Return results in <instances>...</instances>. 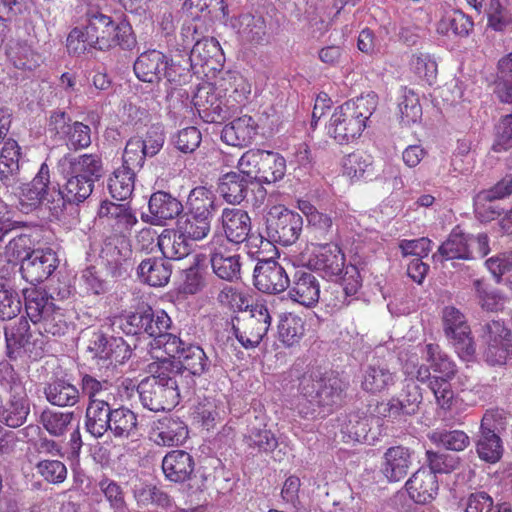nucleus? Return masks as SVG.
<instances>
[{"mask_svg": "<svg viewBox=\"0 0 512 512\" xmlns=\"http://www.w3.org/2000/svg\"><path fill=\"white\" fill-rule=\"evenodd\" d=\"M20 147L13 139H8L0 153V189H14L19 179Z\"/></svg>", "mask_w": 512, "mask_h": 512, "instance_id": "c756f323", "label": "nucleus"}, {"mask_svg": "<svg viewBox=\"0 0 512 512\" xmlns=\"http://www.w3.org/2000/svg\"><path fill=\"white\" fill-rule=\"evenodd\" d=\"M88 352L92 359L108 367L112 364L123 363L130 358L131 352L128 345L120 337L108 338L100 331L93 332L88 343Z\"/></svg>", "mask_w": 512, "mask_h": 512, "instance_id": "4468645a", "label": "nucleus"}, {"mask_svg": "<svg viewBox=\"0 0 512 512\" xmlns=\"http://www.w3.org/2000/svg\"><path fill=\"white\" fill-rule=\"evenodd\" d=\"M5 339L9 357H18L21 350H25L30 342L28 321L21 318L16 323L5 327Z\"/></svg>", "mask_w": 512, "mask_h": 512, "instance_id": "c03bdc74", "label": "nucleus"}, {"mask_svg": "<svg viewBox=\"0 0 512 512\" xmlns=\"http://www.w3.org/2000/svg\"><path fill=\"white\" fill-rule=\"evenodd\" d=\"M57 262L58 259L52 249H36L23 258V278L32 284L40 283L54 272Z\"/></svg>", "mask_w": 512, "mask_h": 512, "instance_id": "a211bd4d", "label": "nucleus"}, {"mask_svg": "<svg viewBox=\"0 0 512 512\" xmlns=\"http://www.w3.org/2000/svg\"><path fill=\"white\" fill-rule=\"evenodd\" d=\"M429 439L437 445L452 451H463L470 444L469 436L462 430H434L429 434Z\"/></svg>", "mask_w": 512, "mask_h": 512, "instance_id": "3c124183", "label": "nucleus"}, {"mask_svg": "<svg viewBox=\"0 0 512 512\" xmlns=\"http://www.w3.org/2000/svg\"><path fill=\"white\" fill-rule=\"evenodd\" d=\"M413 464V451L404 446H393L382 457L381 473L389 482H398L408 473Z\"/></svg>", "mask_w": 512, "mask_h": 512, "instance_id": "412c9836", "label": "nucleus"}, {"mask_svg": "<svg viewBox=\"0 0 512 512\" xmlns=\"http://www.w3.org/2000/svg\"><path fill=\"white\" fill-rule=\"evenodd\" d=\"M73 175L66 182L67 192H93L101 177L102 164L97 155L84 154L71 163Z\"/></svg>", "mask_w": 512, "mask_h": 512, "instance_id": "2eb2a0df", "label": "nucleus"}, {"mask_svg": "<svg viewBox=\"0 0 512 512\" xmlns=\"http://www.w3.org/2000/svg\"><path fill=\"white\" fill-rule=\"evenodd\" d=\"M494 415L486 412L481 420V431L477 441L476 451L480 459L495 463L503 454V446L500 437L493 429Z\"/></svg>", "mask_w": 512, "mask_h": 512, "instance_id": "393cba45", "label": "nucleus"}, {"mask_svg": "<svg viewBox=\"0 0 512 512\" xmlns=\"http://www.w3.org/2000/svg\"><path fill=\"white\" fill-rule=\"evenodd\" d=\"M132 248L128 238L123 235H113L105 239L100 258L112 277H122L131 269Z\"/></svg>", "mask_w": 512, "mask_h": 512, "instance_id": "f8f14e48", "label": "nucleus"}, {"mask_svg": "<svg viewBox=\"0 0 512 512\" xmlns=\"http://www.w3.org/2000/svg\"><path fill=\"white\" fill-rule=\"evenodd\" d=\"M257 123L248 115L234 119L224 126L221 132V139L231 146H248L257 135Z\"/></svg>", "mask_w": 512, "mask_h": 512, "instance_id": "c85d7f7f", "label": "nucleus"}, {"mask_svg": "<svg viewBox=\"0 0 512 512\" xmlns=\"http://www.w3.org/2000/svg\"><path fill=\"white\" fill-rule=\"evenodd\" d=\"M377 103V95L374 92H369L366 95L348 100L342 105L345 109L350 110V113L353 114L361 124L366 126L367 120L376 110Z\"/></svg>", "mask_w": 512, "mask_h": 512, "instance_id": "864d4df0", "label": "nucleus"}, {"mask_svg": "<svg viewBox=\"0 0 512 512\" xmlns=\"http://www.w3.org/2000/svg\"><path fill=\"white\" fill-rule=\"evenodd\" d=\"M149 370L154 375L141 381L137 389L130 380L123 381L119 389L126 390L127 398L138 393L143 407L150 411L171 410L179 403L180 394L176 378L160 368L157 360L149 365Z\"/></svg>", "mask_w": 512, "mask_h": 512, "instance_id": "7ed1b4c3", "label": "nucleus"}, {"mask_svg": "<svg viewBox=\"0 0 512 512\" xmlns=\"http://www.w3.org/2000/svg\"><path fill=\"white\" fill-rule=\"evenodd\" d=\"M194 466L193 457L183 450L170 451L162 460V470L166 478L176 483L190 479Z\"/></svg>", "mask_w": 512, "mask_h": 512, "instance_id": "7c9ffc66", "label": "nucleus"}, {"mask_svg": "<svg viewBox=\"0 0 512 512\" xmlns=\"http://www.w3.org/2000/svg\"><path fill=\"white\" fill-rule=\"evenodd\" d=\"M171 323V319L165 311H153L151 308H147V323L144 327V334L153 338L149 343V353L152 359L154 353L172 354L178 351L180 338L167 332Z\"/></svg>", "mask_w": 512, "mask_h": 512, "instance_id": "9b49d317", "label": "nucleus"}, {"mask_svg": "<svg viewBox=\"0 0 512 512\" xmlns=\"http://www.w3.org/2000/svg\"><path fill=\"white\" fill-rule=\"evenodd\" d=\"M165 68H167V56L155 49L141 53L133 66L137 78L148 83L159 82Z\"/></svg>", "mask_w": 512, "mask_h": 512, "instance_id": "cd10ccee", "label": "nucleus"}, {"mask_svg": "<svg viewBox=\"0 0 512 512\" xmlns=\"http://www.w3.org/2000/svg\"><path fill=\"white\" fill-rule=\"evenodd\" d=\"M361 287L360 273L356 266L346 267V272L341 277V283H335L330 287L324 300L332 310H340L348 306Z\"/></svg>", "mask_w": 512, "mask_h": 512, "instance_id": "6ab92c4d", "label": "nucleus"}, {"mask_svg": "<svg viewBox=\"0 0 512 512\" xmlns=\"http://www.w3.org/2000/svg\"><path fill=\"white\" fill-rule=\"evenodd\" d=\"M271 325V315L263 303L250 306V311L242 318H236L233 331L237 340L245 348H254L262 341Z\"/></svg>", "mask_w": 512, "mask_h": 512, "instance_id": "6e6552de", "label": "nucleus"}, {"mask_svg": "<svg viewBox=\"0 0 512 512\" xmlns=\"http://www.w3.org/2000/svg\"><path fill=\"white\" fill-rule=\"evenodd\" d=\"M112 410L105 400L89 401L85 414L86 431L95 438L102 437L109 430Z\"/></svg>", "mask_w": 512, "mask_h": 512, "instance_id": "2f4dec72", "label": "nucleus"}, {"mask_svg": "<svg viewBox=\"0 0 512 512\" xmlns=\"http://www.w3.org/2000/svg\"><path fill=\"white\" fill-rule=\"evenodd\" d=\"M150 437L159 446H177L188 437V429L179 418L165 416L154 422Z\"/></svg>", "mask_w": 512, "mask_h": 512, "instance_id": "5701e85b", "label": "nucleus"}, {"mask_svg": "<svg viewBox=\"0 0 512 512\" xmlns=\"http://www.w3.org/2000/svg\"><path fill=\"white\" fill-rule=\"evenodd\" d=\"M184 8L192 17L203 18L228 16V7L224 0H185Z\"/></svg>", "mask_w": 512, "mask_h": 512, "instance_id": "49530a36", "label": "nucleus"}, {"mask_svg": "<svg viewBox=\"0 0 512 512\" xmlns=\"http://www.w3.org/2000/svg\"><path fill=\"white\" fill-rule=\"evenodd\" d=\"M213 272L221 279L233 281L240 277L239 246L227 241L221 233H215L207 245Z\"/></svg>", "mask_w": 512, "mask_h": 512, "instance_id": "0eeeda50", "label": "nucleus"}, {"mask_svg": "<svg viewBox=\"0 0 512 512\" xmlns=\"http://www.w3.org/2000/svg\"><path fill=\"white\" fill-rule=\"evenodd\" d=\"M493 92L501 103L512 106V52L498 61Z\"/></svg>", "mask_w": 512, "mask_h": 512, "instance_id": "79ce46f5", "label": "nucleus"}, {"mask_svg": "<svg viewBox=\"0 0 512 512\" xmlns=\"http://www.w3.org/2000/svg\"><path fill=\"white\" fill-rule=\"evenodd\" d=\"M73 416V412H59L46 409L40 415V422L51 436L61 437L67 432Z\"/></svg>", "mask_w": 512, "mask_h": 512, "instance_id": "8fccbe9b", "label": "nucleus"}, {"mask_svg": "<svg viewBox=\"0 0 512 512\" xmlns=\"http://www.w3.org/2000/svg\"><path fill=\"white\" fill-rule=\"evenodd\" d=\"M157 245L165 259L179 260L190 254L192 244L180 229H164L158 236Z\"/></svg>", "mask_w": 512, "mask_h": 512, "instance_id": "72a5a7b5", "label": "nucleus"}, {"mask_svg": "<svg viewBox=\"0 0 512 512\" xmlns=\"http://www.w3.org/2000/svg\"><path fill=\"white\" fill-rule=\"evenodd\" d=\"M149 210L157 220H169L183 211V205L172 194H151Z\"/></svg>", "mask_w": 512, "mask_h": 512, "instance_id": "37998d69", "label": "nucleus"}, {"mask_svg": "<svg viewBox=\"0 0 512 512\" xmlns=\"http://www.w3.org/2000/svg\"><path fill=\"white\" fill-rule=\"evenodd\" d=\"M443 323L446 336L452 341L458 355L469 360L475 352V345L465 316L455 307L448 306L443 310Z\"/></svg>", "mask_w": 512, "mask_h": 512, "instance_id": "ddd939ff", "label": "nucleus"}, {"mask_svg": "<svg viewBox=\"0 0 512 512\" xmlns=\"http://www.w3.org/2000/svg\"><path fill=\"white\" fill-rule=\"evenodd\" d=\"M303 320L293 314L281 317L278 325V335L280 341L290 347L297 344L304 335Z\"/></svg>", "mask_w": 512, "mask_h": 512, "instance_id": "09e8293b", "label": "nucleus"}, {"mask_svg": "<svg viewBox=\"0 0 512 512\" xmlns=\"http://www.w3.org/2000/svg\"><path fill=\"white\" fill-rule=\"evenodd\" d=\"M405 488L415 503L426 504L436 497L439 485L432 471L420 468L407 480Z\"/></svg>", "mask_w": 512, "mask_h": 512, "instance_id": "a878e982", "label": "nucleus"}, {"mask_svg": "<svg viewBox=\"0 0 512 512\" xmlns=\"http://www.w3.org/2000/svg\"><path fill=\"white\" fill-rule=\"evenodd\" d=\"M245 442L251 448H257L259 452L270 453L278 446L275 435L266 428V425L251 426L245 435Z\"/></svg>", "mask_w": 512, "mask_h": 512, "instance_id": "5fc2aeb1", "label": "nucleus"}, {"mask_svg": "<svg viewBox=\"0 0 512 512\" xmlns=\"http://www.w3.org/2000/svg\"><path fill=\"white\" fill-rule=\"evenodd\" d=\"M54 308L53 298L45 291L26 290L25 309L27 316L34 324L42 321L44 317H48Z\"/></svg>", "mask_w": 512, "mask_h": 512, "instance_id": "ea45409f", "label": "nucleus"}, {"mask_svg": "<svg viewBox=\"0 0 512 512\" xmlns=\"http://www.w3.org/2000/svg\"><path fill=\"white\" fill-rule=\"evenodd\" d=\"M400 120L403 125L409 126L416 123L422 117V107L418 95L406 87L403 89L401 100L398 104Z\"/></svg>", "mask_w": 512, "mask_h": 512, "instance_id": "603ef678", "label": "nucleus"}, {"mask_svg": "<svg viewBox=\"0 0 512 512\" xmlns=\"http://www.w3.org/2000/svg\"><path fill=\"white\" fill-rule=\"evenodd\" d=\"M299 389L304 401L298 404L299 414L304 418L315 415L314 408H308L307 403L318 407H332L340 403L345 384L337 377H322L319 370H310L300 379Z\"/></svg>", "mask_w": 512, "mask_h": 512, "instance_id": "20e7f679", "label": "nucleus"}, {"mask_svg": "<svg viewBox=\"0 0 512 512\" xmlns=\"http://www.w3.org/2000/svg\"><path fill=\"white\" fill-rule=\"evenodd\" d=\"M193 104L201 119L207 123H221L231 116L228 100L209 88H201L193 97Z\"/></svg>", "mask_w": 512, "mask_h": 512, "instance_id": "f3484780", "label": "nucleus"}, {"mask_svg": "<svg viewBox=\"0 0 512 512\" xmlns=\"http://www.w3.org/2000/svg\"><path fill=\"white\" fill-rule=\"evenodd\" d=\"M30 412L28 400L24 393H15L0 410V421L9 427L21 426Z\"/></svg>", "mask_w": 512, "mask_h": 512, "instance_id": "a19ab883", "label": "nucleus"}, {"mask_svg": "<svg viewBox=\"0 0 512 512\" xmlns=\"http://www.w3.org/2000/svg\"><path fill=\"white\" fill-rule=\"evenodd\" d=\"M223 237L232 244L240 247V244L249 240L252 245L258 246L259 241L252 242L250 239L251 219L248 213L237 208H225L221 215Z\"/></svg>", "mask_w": 512, "mask_h": 512, "instance_id": "aec40b11", "label": "nucleus"}, {"mask_svg": "<svg viewBox=\"0 0 512 512\" xmlns=\"http://www.w3.org/2000/svg\"><path fill=\"white\" fill-rule=\"evenodd\" d=\"M148 157L142 147L140 136L131 137L125 146L123 152V166H129L130 169L142 168L145 159Z\"/></svg>", "mask_w": 512, "mask_h": 512, "instance_id": "69168bd1", "label": "nucleus"}, {"mask_svg": "<svg viewBox=\"0 0 512 512\" xmlns=\"http://www.w3.org/2000/svg\"><path fill=\"white\" fill-rule=\"evenodd\" d=\"M300 263L319 271L324 277H339L346 272V258L340 247L334 244L312 245L302 253Z\"/></svg>", "mask_w": 512, "mask_h": 512, "instance_id": "1a4fd4ad", "label": "nucleus"}, {"mask_svg": "<svg viewBox=\"0 0 512 512\" xmlns=\"http://www.w3.org/2000/svg\"><path fill=\"white\" fill-rule=\"evenodd\" d=\"M253 277L256 288L264 293L278 294L290 286L285 269L272 259L259 260Z\"/></svg>", "mask_w": 512, "mask_h": 512, "instance_id": "dca6fc26", "label": "nucleus"}, {"mask_svg": "<svg viewBox=\"0 0 512 512\" xmlns=\"http://www.w3.org/2000/svg\"><path fill=\"white\" fill-rule=\"evenodd\" d=\"M99 488L115 512H125L124 492L117 482L106 478L99 482Z\"/></svg>", "mask_w": 512, "mask_h": 512, "instance_id": "774afa93", "label": "nucleus"}, {"mask_svg": "<svg viewBox=\"0 0 512 512\" xmlns=\"http://www.w3.org/2000/svg\"><path fill=\"white\" fill-rule=\"evenodd\" d=\"M288 288L289 298L305 307H312L319 301L320 284L311 272L296 271Z\"/></svg>", "mask_w": 512, "mask_h": 512, "instance_id": "b1692460", "label": "nucleus"}, {"mask_svg": "<svg viewBox=\"0 0 512 512\" xmlns=\"http://www.w3.org/2000/svg\"><path fill=\"white\" fill-rule=\"evenodd\" d=\"M21 311V300L17 292L0 285V319L10 320Z\"/></svg>", "mask_w": 512, "mask_h": 512, "instance_id": "338daca9", "label": "nucleus"}, {"mask_svg": "<svg viewBox=\"0 0 512 512\" xmlns=\"http://www.w3.org/2000/svg\"><path fill=\"white\" fill-rule=\"evenodd\" d=\"M109 192H133L135 189V172L129 166H122L113 172L107 180Z\"/></svg>", "mask_w": 512, "mask_h": 512, "instance_id": "680f3d73", "label": "nucleus"}, {"mask_svg": "<svg viewBox=\"0 0 512 512\" xmlns=\"http://www.w3.org/2000/svg\"><path fill=\"white\" fill-rule=\"evenodd\" d=\"M303 227L300 214L285 208L283 205H273L266 216V232L268 239L261 235L252 236V242L259 241L260 246L273 247V243L284 246L291 245L299 238Z\"/></svg>", "mask_w": 512, "mask_h": 512, "instance_id": "39448f33", "label": "nucleus"}, {"mask_svg": "<svg viewBox=\"0 0 512 512\" xmlns=\"http://www.w3.org/2000/svg\"><path fill=\"white\" fill-rule=\"evenodd\" d=\"M178 351L172 354L154 353L153 359L159 362V367L171 373L175 378L181 369L193 375H201L208 368V358L204 350L196 345H185L180 339Z\"/></svg>", "mask_w": 512, "mask_h": 512, "instance_id": "423d86ee", "label": "nucleus"}, {"mask_svg": "<svg viewBox=\"0 0 512 512\" xmlns=\"http://www.w3.org/2000/svg\"><path fill=\"white\" fill-rule=\"evenodd\" d=\"M242 36L252 43H262L267 37L266 22L261 16L244 15L241 20Z\"/></svg>", "mask_w": 512, "mask_h": 512, "instance_id": "bf43d9fd", "label": "nucleus"}, {"mask_svg": "<svg viewBox=\"0 0 512 512\" xmlns=\"http://www.w3.org/2000/svg\"><path fill=\"white\" fill-rule=\"evenodd\" d=\"M109 432L115 438H130L137 434L138 417L127 407H118L112 410Z\"/></svg>", "mask_w": 512, "mask_h": 512, "instance_id": "4c0bfd02", "label": "nucleus"}, {"mask_svg": "<svg viewBox=\"0 0 512 512\" xmlns=\"http://www.w3.org/2000/svg\"><path fill=\"white\" fill-rule=\"evenodd\" d=\"M37 473L47 482L59 484L67 477V468L59 460H41L36 464Z\"/></svg>", "mask_w": 512, "mask_h": 512, "instance_id": "0e129e2a", "label": "nucleus"}, {"mask_svg": "<svg viewBox=\"0 0 512 512\" xmlns=\"http://www.w3.org/2000/svg\"><path fill=\"white\" fill-rule=\"evenodd\" d=\"M7 55L13 65L22 70H33L41 62V56L25 41L10 44Z\"/></svg>", "mask_w": 512, "mask_h": 512, "instance_id": "a18cd8bd", "label": "nucleus"}, {"mask_svg": "<svg viewBox=\"0 0 512 512\" xmlns=\"http://www.w3.org/2000/svg\"><path fill=\"white\" fill-rule=\"evenodd\" d=\"M172 265L165 258H147L137 268L138 277L142 282L153 286H165L171 277Z\"/></svg>", "mask_w": 512, "mask_h": 512, "instance_id": "473e14b6", "label": "nucleus"}, {"mask_svg": "<svg viewBox=\"0 0 512 512\" xmlns=\"http://www.w3.org/2000/svg\"><path fill=\"white\" fill-rule=\"evenodd\" d=\"M364 129L365 125L341 105L330 118L328 134L339 144H346L359 137Z\"/></svg>", "mask_w": 512, "mask_h": 512, "instance_id": "4be33fe9", "label": "nucleus"}, {"mask_svg": "<svg viewBox=\"0 0 512 512\" xmlns=\"http://www.w3.org/2000/svg\"><path fill=\"white\" fill-rule=\"evenodd\" d=\"M485 264L497 282H504L512 290V253L493 256Z\"/></svg>", "mask_w": 512, "mask_h": 512, "instance_id": "13d9d810", "label": "nucleus"}, {"mask_svg": "<svg viewBox=\"0 0 512 512\" xmlns=\"http://www.w3.org/2000/svg\"><path fill=\"white\" fill-rule=\"evenodd\" d=\"M83 28H74L67 37V48L73 54H81L86 47L108 51L115 47L131 51L137 45L131 24L126 20L115 22L111 16L100 12L87 14Z\"/></svg>", "mask_w": 512, "mask_h": 512, "instance_id": "f257e3e1", "label": "nucleus"}, {"mask_svg": "<svg viewBox=\"0 0 512 512\" xmlns=\"http://www.w3.org/2000/svg\"><path fill=\"white\" fill-rule=\"evenodd\" d=\"M91 128L89 125L84 124L80 121H75L71 125V130L64 141L69 149L81 150L88 148L91 143Z\"/></svg>", "mask_w": 512, "mask_h": 512, "instance_id": "052dcab7", "label": "nucleus"}, {"mask_svg": "<svg viewBox=\"0 0 512 512\" xmlns=\"http://www.w3.org/2000/svg\"><path fill=\"white\" fill-rule=\"evenodd\" d=\"M424 353L433 371L439 374V376L434 378L452 379L454 377L456 373L455 363L440 350L437 344H427Z\"/></svg>", "mask_w": 512, "mask_h": 512, "instance_id": "de8ad7c7", "label": "nucleus"}, {"mask_svg": "<svg viewBox=\"0 0 512 512\" xmlns=\"http://www.w3.org/2000/svg\"><path fill=\"white\" fill-rule=\"evenodd\" d=\"M240 172H229L219 179V192L254 191L250 186L271 184L282 179L286 172V160L277 152L249 150L239 159Z\"/></svg>", "mask_w": 512, "mask_h": 512, "instance_id": "f03ea898", "label": "nucleus"}, {"mask_svg": "<svg viewBox=\"0 0 512 512\" xmlns=\"http://www.w3.org/2000/svg\"><path fill=\"white\" fill-rule=\"evenodd\" d=\"M505 194H476L474 198V209L480 218L485 221L500 216L505 210L499 202Z\"/></svg>", "mask_w": 512, "mask_h": 512, "instance_id": "4d7b16f0", "label": "nucleus"}, {"mask_svg": "<svg viewBox=\"0 0 512 512\" xmlns=\"http://www.w3.org/2000/svg\"><path fill=\"white\" fill-rule=\"evenodd\" d=\"M221 47L215 38L202 40L193 44L190 49L189 61L191 69L198 73V67H209L215 69L214 63L219 62L217 58L221 57Z\"/></svg>", "mask_w": 512, "mask_h": 512, "instance_id": "c9c22d12", "label": "nucleus"}, {"mask_svg": "<svg viewBox=\"0 0 512 512\" xmlns=\"http://www.w3.org/2000/svg\"><path fill=\"white\" fill-rule=\"evenodd\" d=\"M192 195L190 194L188 198L191 214L177 221L180 232L191 244L204 239L209 234L211 230L210 208L213 207V200L207 195L200 194L201 197L196 196L195 198H192Z\"/></svg>", "mask_w": 512, "mask_h": 512, "instance_id": "9d476101", "label": "nucleus"}, {"mask_svg": "<svg viewBox=\"0 0 512 512\" xmlns=\"http://www.w3.org/2000/svg\"><path fill=\"white\" fill-rule=\"evenodd\" d=\"M46 400L54 406L72 407L80 400V392L72 383L57 379L44 387Z\"/></svg>", "mask_w": 512, "mask_h": 512, "instance_id": "f704fd0d", "label": "nucleus"}, {"mask_svg": "<svg viewBox=\"0 0 512 512\" xmlns=\"http://www.w3.org/2000/svg\"><path fill=\"white\" fill-rule=\"evenodd\" d=\"M488 27L497 32H503L510 25L512 18L502 0H490L487 12Z\"/></svg>", "mask_w": 512, "mask_h": 512, "instance_id": "e2e57ef3", "label": "nucleus"}, {"mask_svg": "<svg viewBox=\"0 0 512 512\" xmlns=\"http://www.w3.org/2000/svg\"><path fill=\"white\" fill-rule=\"evenodd\" d=\"M225 414L223 406L212 398H206L199 402L194 410V419L197 420L207 430L213 428L217 421H219Z\"/></svg>", "mask_w": 512, "mask_h": 512, "instance_id": "6e6d98bb", "label": "nucleus"}, {"mask_svg": "<svg viewBox=\"0 0 512 512\" xmlns=\"http://www.w3.org/2000/svg\"><path fill=\"white\" fill-rule=\"evenodd\" d=\"M439 256L445 260L472 259L469 248V234L463 233L458 227L453 229L448 239L438 249Z\"/></svg>", "mask_w": 512, "mask_h": 512, "instance_id": "e433bc0d", "label": "nucleus"}, {"mask_svg": "<svg viewBox=\"0 0 512 512\" xmlns=\"http://www.w3.org/2000/svg\"><path fill=\"white\" fill-rule=\"evenodd\" d=\"M397 374L383 362L368 364L362 373L361 387L364 391L377 394L388 391L397 382Z\"/></svg>", "mask_w": 512, "mask_h": 512, "instance_id": "bb28decb", "label": "nucleus"}, {"mask_svg": "<svg viewBox=\"0 0 512 512\" xmlns=\"http://www.w3.org/2000/svg\"><path fill=\"white\" fill-rule=\"evenodd\" d=\"M112 198L113 201L101 202L99 216L115 218L125 229L132 228L137 223V218L129 207L128 197L118 198L112 194Z\"/></svg>", "mask_w": 512, "mask_h": 512, "instance_id": "58836bf2", "label": "nucleus"}]
</instances>
